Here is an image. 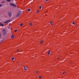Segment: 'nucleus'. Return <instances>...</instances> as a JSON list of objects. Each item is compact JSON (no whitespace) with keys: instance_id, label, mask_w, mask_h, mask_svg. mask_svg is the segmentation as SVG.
I'll return each instance as SVG.
<instances>
[{"instance_id":"obj_1","label":"nucleus","mask_w":79,"mask_h":79,"mask_svg":"<svg viewBox=\"0 0 79 79\" xmlns=\"http://www.w3.org/2000/svg\"><path fill=\"white\" fill-rule=\"evenodd\" d=\"M10 5H11V6H14V7H16V5L13 4V3H10Z\"/></svg>"},{"instance_id":"obj_2","label":"nucleus","mask_w":79,"mask_h":79,"mask_svg":"<svg viewBox=\"0 0 79 79\" xmlns=\"http://www.w3.org/2000/svg\"><path fill=\"white\" fill-rule=\"evenodd\" d=\"M8 15L10 17L11 16L12 14L10 12H9L8 13Z\"/></svg>"},{"instance_id":"obj_3","label":"nucleus","mask_w":79,"mask_h":79,"mask_svg":"<svg viewBox=\"0 0 79 79\" xmlns=\"http://www.w3.org/2000/svg\"><path fill=\"white\" fill-rule=\"evenodd\" d=\"M10 20L6 21L4 22V23L5 24L6 23H9V22H10Z\"/></svg>"},{"instance_id":"obj_4","label":"nucleus","mask_w":79,"mask_h":79,"mask_svg":"<svg viewBox=\"0 0 79 79\" xmlns=\"http://www.w3.org/2000/svg\"><path fill=\"white\" fill-rule=\"evenodd\" d=\"M50 52H51L50 51H48V53H47L48 54L50 55Z\"/></svg>"},{"instance_id":"obj_5","label":"nucleus","mask_w":79,"mask_h":79,"mask_svg":"<svg viewBox=\"0 0 79 79\" xmlns=\"http://www.w3.org/2000/svg\"><path fill=\"white\" fill-rule=\"evenodd\" d=\"M0 25L1 26H3V24L2 23H0Z\"/></svg>"},{"instance_id":"obj_6","label":"nucleus","mask_w":79,"mask_h":79,"mask_svg":"<svg viewBox=\"0 0 79 79\" xmlns=\"http://www.w3.org/2000/svg\"><path fill=\"white\" fill-rule=\"evenodd\" d=\"M11 38H12V39H13V38H14V35H11Z\"/></svg>"},{"instance_id":"obj_7","label":"nucleus","mask_w":79,"mask_h":79,"mask_svg":"<svg viewBox=\"0 0 79 79\" xmlns=\"http://www.w3.org/2000/svg\"><path fill=\"white\" fill-rule=\"evenodd\" d=\"M42 43H43V41H40L41 44H42Z\"/></svg>"},{"instance_id":"obj_8","label":"nucleus","mask_w":79,"mask_h":79,"mask_svg":"<svg viewBox=\"0 0 79 79\" xmlns=\"http://www.w3.org/2000/svg\"><path fill=\"white\" fill-rule=\"evenodd\" d=\"M24 70H26L27 69L26 68V67H24Z\"/></svg>"},{"instance_id":"obj_9","label":"nucleus","mask_w":79,"mask_h":79,"mask_svg":"<svg viewBox=\"0 0 79 79\" xmlns=\"http://www.w3.org/2000/svg\"><path fill=\"white\" fill-rule=\"evenodd\" d=\"M30 25H31V26H32V23H30Z\"/></svg>"},{"instance_id":"obj_10","label":"nucleus","mask_w":79,"mask_h":79,"mask_svg":"<svg viewBox=\"0 0 79 79\" xmlns=\"http://www.w3.org/2000/svg\"><path fill=\"white\" fill-rule=\"evenodd\" d=\"M14 58H15L14 57H12L11 58V60H14Z\"/></svg>"},{"instance_id":"obj_11","label":"nucleus","mask_w":79,"mask_h":79,"mask_svg":"<svg viewBox=\"0 0 79 79\" xmlns=\"http://www.w3.org/2000/svg\"><path fill=\"white\" fill-rule=\"evenodd\" d=\"M11 0H7V2H10Z\"/></svg>"},{"instance_id":"obj_12","label":"nucleus","mask_w":79,"mask_h":79,"mask_svg":"<svg viewBox=\"0 0 79 79\" xmlns=\"http://www.w3.org/2000/svg\"><path fill=\"white\" fill-rule=\"evenodd\" d=\"M27 10L28 11H31V9H28Z\"/></svg>"},{"instance_id":"obj_13","label":"nucleus","mask_w":79,"mask_h":79,"mask_svg":"<svg viewBox=\"0 0 79 79\" xmlns=\"http://www.w3.org/2000/svg\"><path fill=\"white\" fill-rule=\"evenodd\" d=\"M50 24L51 25H53V24H52V22H50Z\"/></svg>"},{"instance_id":"obj_14","label":"nucleus","mask_w":79,"mask_h":79,"mask_svg":"<svg viewBox=\"0 0 79 79\" xmlns=\"http://www.w3.org/2000/svg\"><path fill=\"white\" fill-rule=\"evenodd\" d=\"M20 26H23V23H21L20 25Z\"/></svg>"},{"instance_id":"obj_15","label":"nucleus","mask_w":79,"mask_h":79,"mask_svg":"<svg viewBox=\"0 0 79 79\" xmlns=\"http://www.w3.org/2000/svg\"><path fill=\"white\" fill-rule=\"evenodd\" d=\"M40 9H41L42 8V6H40L39 7Z\"/></svg>"},{"instance_id":"obj_16","label":"nucleus","mask_w":79,"mask_h":79,"mask_svg":"<svg viewBox=\"0 0 79 79\" xmlns=\"http://www.w3.org/2000/svg\"><path fill=\"white\" fill-rule=\"evenodd\" d=\"M5 30L4 29L2 30V32H5Z\"/></svg>"},{"instance_id":"obj_17","label":"nucleus","mask_w":79,"mask_h":79,"mask_svg":"<svg viewBox=\"0 0 79 79\" xmlns=\"http://www.w3.org/2000/svg\"><path fill=\"white\" fill-rule=\"evenodd\" d=\"M72 24H74V25H75V23L74 22H73Z\"/></svg>"},{"instance_id":"obj_18","label":"nucleus","mask_w":79,"mask_h":79,"mask_svg":"<svg viewBox=\"0 0 79 79\" xmlns=\"http://www.w3.org/2000/svg\"><path fill=\"white\" fill-rule=\"evenodd\" d=\"M42 76H39V78H41V77H42Z\"/></svg>"},{"instance_id":"obj_19","label":"nucleus","mask_w":79,"mask_h":79,"mask_svg":"<svg viewBox=\"0 0 79 79\" xmlns=\"http://www.w3.org/2000/svg\"><path fill=\"white\" fill-rule=\"evenodd\" d=\"M5 3V2H4V1L2 2V3Z\"/></svg>"},{"instance_id":"obj_20","label":"nucleus","mask_w":79,"mask_h":79,"mask_svg":"<svg viewBox=\"0 0 79 79\" xmlns=\"http://www.w3.org/2000/svg\"><path fill=\"white\" fill-rule=\"evenodd\" d=\"M17 30H15V32H17Z\"/></svg>"},{"instance_id":"obj_21","label":"nucleus","mask_w":79,"mask_h":79,"mask_svg":"<svg viewBox=\"0 0 79 79\" xmlns=\"http://www.w3.org/2000/svg\"><path fill=\"white\" fill-rule=\"evenodd\" d=\"M2 6V4H0V7H1Z\"/></svg>"},{"instance_id":"obj_22","label":"nucleus","mask_w":79,"mask_h":79,"mask_svg":"<svg viewBox=\"0 0 79 79\" xmlns=\"http://www.w3.org/2000/svg\"><path fill=\"white\" fill-rule=\"evenodd\" d=\"M39 10H38L37 11V13H39Z\"/></svg>"},{"instance_id":"obj_23","label":"nucleus","mask_w":79,"mask_h":79,"mask_svg":"<svg viewBox=\"0 0 79 79\" xmlns=\"http://www.w3.org/2000/svg\"><path fill=\"white\" fill-rule=\"evenodd\" d=\"M17 52H19V49H18L17 50Z\"/></svg>"},{"instance_id":"obj_24","label":"nucleus","mask_w":79,"mask_h":79,"mask_svg":"<svg viewBox=\"0 0 79 79\" xmlns=\"http://www.w3.org/2000/svg\"><path fill=\"white\" fill-rule=\"evenodd\" d=\"M46 1H49V0H45Z\"/></svg>"},{"instance_id":"obj_25","label":"nucleus","mask_w":79,"mask_h":79,"mask_svg":"<svg viewBox=\"0 0 79 79\" xmlns=\"http://www.w3.org/2000/svg\"><path fill=\"white\" fill-rule=\"evenodd\" d=\"M64 72H63V74H64Z\"/></svg>"},{"instance_id":"obj_26","label":"nucleus","mask_w":79,"mask_h":79,"mask_svg":"<svg viewBox=\"0 0 79 79\" xmlns=\"http://www.w3.org/2000/svg\"><path fill=\"white\" fill-rule=\"evenodd\" d=\"M1 35L0 34V37H1Z\"/></svg>"},{"instance_id":"obj_27","label":"nucleus","mask_w":79,"mask_h":79,"mask_svg":"<svg viewBox=\"0 0 79 79\" xmlns=\"http://www.w3.org/2000/svg\"><path fill=\"white\" fill-rule=\"evenodd\" d=\"M57 59H59V57L57 58Z\"/></svg>"},{"instance_id":"obj_28","label":"nucleus","mask_w":79,"mask_h":79,"mask_svg":"<svg viewBox=\"0 0 79 79\" xmlns=\"http://www.w3.org/2000/svg\"><path fill=\"white\" fill-rule=\"evenodd\" d=\"M37 73H38V72H37L36 73V74H37Z\"/></svg>"},{"instance_id":"obj_29","label":"nucleus","mask_w":79,"mask_h":79,"mask_svg":"<svg viewBox=\"0 0 79 79\" xmlns=\"http://www.w3.org/2000/svg\"><path fill=\"white\" fill-rule=\"evenodd\" d=\"M28 68L27 67H26V68Z\"/></svg>"},{"instance_id":"obj_30","label":"nucleus","mask_w":79,"mask_h":79,"mask_svg":"<svg viewBox=\"0 0 79 79\" xmlns=\"http://www.w3.org/2000/svg\"><path fill=\"white\" fill-rule=\"evenodd\" d=\"M18 16H16V17H18Z\"/></svg>"},{"instance_id":"obj_31","label":"nucleus","mask_w":79,"mask_h":79,"mask_svg":"<svg viewBox=\"0 0 79 79\" xmlns=\"http://www.w3.org/2000/svg\"><path fill=\"white\" fill-rule=\"evenodd\" d=\"M17 63H18V62H17Z\"/></svg>"},{"instance_id":"obj_32","label":"nucleus","mask_w":79,"mask_h":79,"mask_svg":"<svg viewBox=\"0 0 79 79\" xmlns=\"http://www.w3.org/2000/svg\"><path fill=\"white\" fill-rule=\"evenodd\" d=\"M71 62H70V64H71Z\"/></svg>"}]
</instances>
